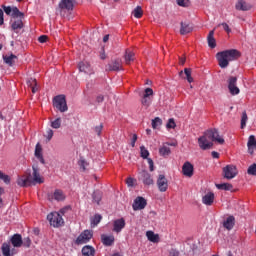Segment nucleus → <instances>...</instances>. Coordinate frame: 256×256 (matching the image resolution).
<instances>
[{"mask_svg":"<svg viewBox=\"0 0 256 256\" xmlns=\"http://www.w3.org/2000/svg\"><path fill=\"white\" fill-rule=\"evenodd\" d=\"M253 6L247 3L245 0H237L235 4V9L237 11H251Z\"/></svg>","mask_w":256,"mask_h":256,"instance_id":"dca6fc26","label":"nucleus"},{"mask_svg":"<svg viewBox=\"0 0 256 256\" xmlns=\"http://www.w3.org/2000/svg\"><path fill=\"white\" fill-rule=\"evenodd\" d=\"M145 207H147V200L141 196H138L132 204L133 211H141L145 209Z\"/></svg>","mask_w":256,"mask_h":256,"instance_id":"1a4fd4ad","label":"nucleus"},{"mask_svg":"<svg viewBox=\"0 0 256 256\" xmlns=\"http://www.w3.org/2000/svg\"><path fill=\"white\" fill-rule=\"evenodd\" d=\"M171 146H175V144L163 143L159 148L160 157H169L171 155Z\"/></svg>","mask_w":256,"mask_h":256,"instance_id":"2eb2a0df","label":"nucleus"},{"mask_svg":"<svg viewBox=\"0 0 256 256\" xmlns=\"http://www.w3.org/2000/svg\"><path fill=\"white\" fill-rule=\"evenodd\" d=\"M239 57H241V52L237 49L224 50L216 54V59L221 69H227V67H229V62L237 61Z\"/></svg>","mask_w":256,"mask_h":256,"instance_id":"f03ea898","label":"nucleus"},{"mask_svg":"<svg viewBox=\"0 0 256 256\" xmlns=\"http://www.w3.org/2000/svg\"><path fill=\"white\" fill-rule=\"evenodd\" d=\"M76 0H60L58 4V11L62 17H65L66 13H71L75 9Z\"/></svg>","mask_w":256,"mask_h":256,"instance_id":"7ed1b4c3","label":"nucleus"},{"mask_svg":"<svg viewBox=\"0 0 256 256\" xmlns=\"http://www.w3.org/2000/svg\"><path fill=\"white\" fill-rule=\"evenodd\" d=\"M180 35H187L193 31V26L188 22H181Z\"/></svg>","mask_w":256,"mask_h":256,"instance_id":"393cba45","label":"nucleus"},{"mask_svg":"<svg viewBox=\"0 0 256 256\" xmlns=\"http://www.w3.org/2000/svg\"><path fill=\"white\" fill-rule=\"evenodd\" d=\"M133 15L136 19H141L143 17V9L141 8V6H137L134 9Z\"/></svg>","mask_w":256,"mask_h":256,"instance_id":"ea45409f","label":"nucleus"},{"mask_svg":"<svg viewBox=\"0 0 256 256\" xmlns=\"http://www.w3.org/2000/svg\"><path fill=\"white\" fill-rule=\"evenodd\" d=\"M32 169L31 183H33V185H41V183H44L43 177H41V174L39 173V167L33 166Z\"/></svg>","mask_w":256,"mask_h":256,"instance_id":"9d476101","label":"nucleus"},{"mask_svg":"<svg viewBox=\"0 0 256 256\" xmlns=\"http://www.w3.org/2000/svg\"><path fill=\"white\" fill-rule=\"evenodd\" d=\"M140 156L142 159H149V150L145 146L140 147Z\"/></svg>","mask_w":256,"mask_h":256,"instance_id":"a19ab883","label":"nucleus"},{"mask_svg":"<svg viewBox=\"0 0 256 256\" xmlns=\"http://www.w3.org/2000/svg\"><path fill=\"white\" fill-rule=\"evenodd\" d=\"M151 95H153V89H151V88H146L145 90H144V97H151Z\"/></svg>","mask_w":256,"mask_h":256,"instance_id":"4d7b16f0","label":"nucleus"},{"mask_svg":"<svg viewBox=\"0 0 256 256\" xmlns=\"http://www.w3.org/2000/svg\"><path fill=\"white\" fill-rule=\"evenodd\" d=\"M146 237L148 241H151V243H159L160 241L159 234H155L153 231H147Z\"/></svg>","mask_w":256,"mask_h":256,"instance_id":"cd10ccee","label":"nucleus"},{"mask_svg":"<svg viewBox=\"0 0 256 256\" xmlns=\"http://www.w3.org/2000/svg\"><path fill=\"white\" fill-rule=\"evenodd\" d=\"M91 239H93V230H84L76 238L75 245H85L86 243H89Z\"/></svg>","mask_w":256,"mask_h":256,"instance_id":"423d86ee","label":"nucleus"},{"mask_svg":"<svg viewBox=\"0 0 256 256\" xmlns=\"http://www.w3.org/2000/svg\"><path fill=\"white\" fill-rule=\"evenodd\" d=\"M134 183H135V180L133 178L126 179V184L128 185V187H133Z\"/></svg>","mask_w":256,"mask_h":256,"instance_id":"e2e57ef3","label":"nucleus"},{"mask_svg":"<svg viewBox=\"0 0 256 256\" xmlns=\"http://www.w3.org/2000/svg\"><path fill=\"white\" fill-rule=\"evenodd\" d=\"M221 25H222L224 31H226V33L231 32V28H229V25L227 23H222Z\"/></svg>","mask_w":256,"mask_h":256,"instance_id":"69168bd1","label":"nucleus"},{"mask_svg":"<svg viewBox=\"0 0 256 256\" xmlns=\"http://www.w3.org/2000/svg\"><path fill=\"white\" fill-rule=\"evenodd\" d=\"M53 106L60 111V113H65L68 111L67 100L65 99V95H58L53 98Z\"/></svg>","mask_w":256,"mask_h":256,"instance_id":"20e7f679","label":"nucleus"},{"mask_svg":"<svg viewBox=\"0 0 256 256\" xmlns=\"http://www.w3.org/2000/svg\"><path fill=\"white\" fill-rule=\"evenodd\" d=\"M247 147H248V153H250V155H253L254 149H256L255 136L253 135L249 136Z\"/></svg>","mask_w":256,"mask_h":256,"instance_id":"bb28decb","label":"nucleus"},{"mask_svg":"<svg viewBox=\"0 0 256 256\" xmlns=\"http://www.w3.org/2000/svg\"><path fill=\"white\" fill-rule=\"evenodd\" d=\"M237 167L235 165H227L223 168L224 179H235L237 177Z\"/></svg>","mask_w":256,"mask_h":256,"instance_id":"0eeeda50","label":"nucleus"},{"mask_svg":"<svg viewBox=\"0 0 256 256\" xmlns=\"http://www.w3.org/2000/svg\"><path fill=\"white\" fill-rule=\"evenodd\" d=\"M78 165L82 169V171H85L87 169V167L89 166V163H87V161L85 159L80 158Z\"/></svg>","mask_w":256,"mask_h":256,"instance_id":"a18cd8bd","label":"nucleus"},{"mask_svg":"<svg viewBox=\"0 0 256 256\" xmlns=\"http://www.w3.org/2000/svg\"><path fill=\"white\" fill-rule=\"evenodd\" d=\"M147 161H148L150 171H155V164L153 162V159L147 158Z\"/></svg>","mask_w":256,"mask_h":256,"instance_id":"6e6d98bb","label":"nucleus"},{"mask_svg":"<svg viewBox=\"0 0 256 256\" xmlns=\"http://www.w3.org/2000/svg\"><path fill=\"white\" fill-rule=\"evenodd\" d=\"M235 85H237V77L236 76H230L228 78V89L230 87H234Z\"/></svg>","mask_w":256,"mask_h":256,"instance_id":"c03bdc74","label":"nucleus"},{"mask_svg":"<svg viewBox=\"0 0 256 256\" xmlns=\"http://www.w3.org/2000/svg\"><path fill=\"white\" fill-rule=\"evenodd\" d=\"M96 101L97 103H103V101H105V97L103 95H98Z\"/></svg>","mask_w":256,"mask_h":256,"instance_id":"338daca9","label":"nucleus"},{"mask_svg":"<svg viewBox=\"0 0 256 256\" xmlns=\"http://www.w3.org/2000/svg\"><path fill=\"white\" fill-rule=\"evenodd\" d=\"M94 131L96 134L101 135V131H103V124L95 126Z\"/></svg>","mask_w":256,"mask_h":256,"instance_id":"bf43d9fd","label":"nucleus"},{"mask_svg":"<svg viewBox=\"0 0 256 256\" xmlns=\"http://www.w3.org/2000/svg\"><path fill=\"white\" fill-rule=\"evenodd\" d=\"M137 134H133L132 140H131V147H135V143H137Z\"/></svg>","mask_w":256,"mask_h":256,"instance_id":"0e129e2a","label":"nucleus"},{"mask_svg":"<svg viewBox=\"0 0 256 256\" xmlns=\"http://www.w3.org/2000/svg\"><path fill=\"white\" fill-rule=\"evenodd\" d=\"M216 187L222 191H231L233 189V185L230 183L216 184Z\"/></svg>","mask_w":256,"mask_h":256,"instance_id":"c9c22d12","label":"nucleus"},{"mask_svg":"<svg viewBox=\"0 0 256 256\" xmlns=\"http://www.w3.org/2000/svg\"><path fill=\"white\" fill-rule=\"evenodd\" d=\"M101 219H103V217L99 214L94 215L92 223L93 225H99V223H101Z\"/></svg>","mask_w":256,"mask_h":256,"instance_id":"8fccbe9b","label":"nucleus"},{"mask_svg":"<svg viewBox=\"0 0 256 256\" xmlns=\"http://www.w3.org/2000/svg\"><path fill=\"white\" fill-rule=\"evenodd\" d=\"M47 35H41L39 38H38V41L39 43H47Z\"/></svg>","mask_w":256,"mask_h":256,"instance_id":"680f3d73","label":"nucleus"},{"mask_svg":"<svg viewBox=\"0 0 256 256\" xmlns=\"http://www.w3.org/2000/svg\"><path fill=\"white\" fill-rule=\"evenodd\" d=\"M24 24H23V18H19L17 20H11V29L12 31H14L15 33H19V31H21V29H23Z\"/></svg>","mask_w":256,"mask_h":256,"instance_id":"a211bd4d","label":"nucleus"},{"mask_svg":"<svg viewBox=\"0 0 256 256\" xmlns=\"http://www.w3.org/2000/svg\"><path fill=\"white\" fill-rule=\"evenodd\" d=\"M141 103L144 107H149L151 105V98L143 96Z\"/></svg>","mask_w":256,"mask_h":256,"instance_id":"3c124183","label":"nucleus"},{"mask_svg":"<svg viewBox=\"0 0 256 256\" xmlns=\"http://www.w3.org/2000/svg\"><path fill=\"white\" fill-rule=\"evenodd\" d=\"M247 119H248L247 112L244 111L242 113V118H241V129H245V127L247 126Z\"/></svg>","mask_w":256,"mask_h":256,"instance_id":"79ce46f5","label":"nucleus"},{"mask_svg":"<svg viewBox=\"0 0 256 256\" xmlns=\"http://www.w3.org/2000/svg\"><path fill=\"white\" fill-rule=\"evenodd\" d=\"M46 139H47L48 141H51V139H53V130H52V129H48V130L46 131Z\"/></svg>","mask_w":256,"mask_h":256,"instance_id":"13d9d810","label":"nucleus"},{"mask_svg":"<svg viewBox=\"0 0 256 256\" xmlns=\"http://www.w3.org/2000/svg\"><path fill=\"white\" fill-rule=\"evenodd\" d=\"M31 181V174H29L28 176H21L18 178L17 183L19 187H29V185H31Z\"/></svg>","mask_w":256,"mask_h":256,"instance_id":"5701e85b","label":"nucleus"},{"mask_svg":"<svg viewBox=\"0 0 256 256\" xmlns=\"http://www.w3.org/2000/svg\"><path fill=\"white\" fill-rule=\"evenodd\" d=\"M1 251L3 256H11V245L9 243H3Z\"/></svg>","mask_w":256,"mask_h":256,"instance_id":"72a5a7b5","label":"nucleus"},{"mask_svg":"<svg viewBox=\"0 0 256 256\" xmlns=\"http://www.w3.org/2000/svg\"><path fill=\"white\" fill-rule=\"evenodd\" d=\"M34 155H35L36 159H38L40 161V163H42V165H45V158H43V147L41 146V143H39V142L35 146Z\"/></svg>","mask_w":256,"mask_h":256,"instance_id":"f3484780","label":"nucleus"},{"mask_svg":"<svg viewBox=\"0 0 256 256\" xmlns=\"http://www.w3.org/2000/svg\"><path fill=\"white\" fill-rule=\"evenodd\" d=\"M2 181H4V183H6V185H9L11 183V178H9V175L4 174L2 176Z\"/></svg>","mask_w":256,"mask_h":256,"instance_id":"052dcab7","label":"nucleus"},{"mask_svg":"<svg viewBox=\"0 0 256 256\" xmlns=\"http://www.w3.org/2000/svg\"><path fill=\"white\" fill-rule=\"evenodd\" d=\"M83 256H95V248L93 246L86 245L82 248Z\"/></svg>","mask_w":256,"mask_h":256,"instance_id":"c756f323","label":"nucleus"},{"mask_svg":"<svg viewBox=\"0 0 256 256\" xmlns=\"http://www.w3.org/2000/svg\"><path fill=\"white\" fill-rule=\"evenodd\" d=\"M125 218H119L114 220L113 222V229L112 231H114V233H121V231H123V229H125Z\"/></svg>","mask_w":256,"mask_h":256,"instance_id":"f8f14e48","label":"nucleus"},{"mask_svg":"<svg viewBox=\"0 0 256 256\" xmlns=\"http://www.w3.org/2000/svg\"><path fill=\"white\" fill-rule=\"evenodd\" d=\"M22 245L26 248L31 247V238L26 237L22 240Z\"/></svg>","mask_w":256,"mask_h":256,"instance_id":"864d4df0","label":"nucleus"},{"mask_svg":"<svg viewBox=\"0 0 256 256\" xmlns=\"http://www.w3.org/2000/svg\"><path fill=\"white\" fill-rule=\"evenodd\" d=\"M52 129H60L61 128V118H57L51 122Z\"/></svg>","mask_w":256,"mask_h":256,"instance_id":"37998d69","label":"nucleus"},{"mask_svg":"<svg viewBox=\"0 0 256 256\" xmlns=\"http://www.w3.org/2000/svg\"><path fill=\"white\" fill-rule=\"evenodd\" d=\"M218 143L219 145H223L225 143V139L219 135V130L217 129H210L204 132L203 136L198 138V145L200 149L203 151H207L212 149L213 142Z\"/></svg>","mask_w":256,"mask_h":256,"instance_id":"f257e3e1","label":"nucleus"},{"mask_svg":"<svg viewBox=\"0 0 256 256\" xmlns=\"http://www.w3.org/2000/svg\"><path fill=\"white\" fill-rule=\"evenodd\" d=\"M54 199L55 201H65V194L61 190H55Z\"/></svg>","mask_w":256,"mask_h":256,"instance_id":"e433bc0d","label":"nucleus"},{"mask_svg":"<svg viewBox=\"0 0 256 256\" xmlns=\"http://www.w3.org/2000/svg\"><path fill=\"white\" fill-rule=\"evenodd\" d=\"M78 67L82 73H89L91 71V65L88 62H80Z\"/></svg>","mask_w":256,"mask_h":256,"instance_id":"2f4dec72","label":"nucleus"},{"mask_svg":"<svg viewBox=\"0 0 256 256\" xmlns=\"http://www.w3.org/2000/svg\"><path fill=\"white\" fill-rule=\"evenodd\" d=\"M102 197L103 194L101 193V191H94V193L92 194V199L94 203H97V205H99V203L101 202Z\"/></svg>","mask_w":256,"mask_h":256,"instance_id":"4c0bfd02","label":"nucleus"},{"mask_svg":"<svg viewBox=\"0 0 256 256\" xmlns=\"http://www.w3.org/2000/svg\"><path fill=\"white\" fill-rule=\"evenodd\" d=\"M11 16L13 17V19H23V17H25V14L19 11V8L14 7L12 8Z\"/></svg>","mask_w":256,"mask_h":256,"instance_id":"473e14b6","label":"nucleus"},{"mask_svg":"<svg viewBox=\"0 0 256 256\" xmlns=\"http://www.w3.org/2000/svg\"><path fill=\"white\" fill-rule=\"evenodd\" d=\"M176 126L177 125L175 124V120L173 118H170L166 125L167 129H175Z\"/></svg>","mask_w":256,"mask_h":256,"instance_id":"603ef678","label":"nucleus"},{"mask_svg":"<svg viewBox=\"0 0 256 256\" xmlns=\"http://www.w3.org/2000/svg\"><path fill=\"white\" fill-rule=\"evenodd\" d=\"M195 168L193 167V164L191 162L187 161L182 166V174L184 177H193Z\"/></svg>","mask_w":256,"mask_h":256,"instance_id":"9b49d317","label":"nucleus"},{"mask_svg":"<svg viewBox=\"0 0 256 256\" xmlns=\"http://www.w3.org/2000/svg\"><path fill=\"white\" fill-rule=\"evenodd\" d=\"M215 201V194L213 192H208L206 195L202 197V203L207 206L213 205Z\"/></svg>","mask_w":256,"mask_h":256,"instance_id":"412c9836","label":"nucleus"},{"mask_svg":"<svg viewBox=\"0 0 256 256\" xmlns=\"http://www.w3.org/2000/svg\"><path fill=\"white\" fill-rule=\"evenodd\" d=\"M208 47L215 49L217 47V41L215 40V30H211L207 36Z\"/></svg>","mask_w":256,"mask_h":256,"instance_id":"b1692460","label":"nucleus"},{"mask_svg":"<svg viewBox=\"0 0 256 256\" xmlns=\"http://www.w3.org/2000/svg\"><path fill=\"white\" fill-rule=\"evenodd\" d=\"M228 89H229V92L231 93V95H239V93L241 92V90H239V87H237V85L231 86Z\"/></svg>","mask_w":256,"mask_h":256,"instance_id":"de8ad7c7","label":"nucleus"},{"mask_svg":"<svg viewBox=\"0 0 256 256\" xmlns=\"http://www.w3.org/2000/svg\"><path fill=\"white\" fill-rule=\"evenodd\" d=\"M247 173L248 175H253L254 177H256V163L249 166Z\"/></svg>","mask_w":256,"mask_h":256,"instance_id":"49530a36","label":"nucleus"},{"mask_svg":"<svg viewBox=\"0 0 256 256\" xmlns=\"http://www.w3.org/2000/svg\"><path fill=\"white\" fill-rule=\"evenodd\" d=\"M179 75L180 77H183V79H187L188 83H193V77L191 76V68H185L184 73L183 71H180ZM183 75H185V77Z\"/></svg>","mask_w":256,"mask_h":256,"instance_id":"c85d7f7f","label":"nucleus"},{"mask_svg":"<svg viewBox=\"0 0 256 256\" xmlns=\"http://www.w3.org/2000/svg\"><path fill=\"white\" fill-rule=\"evenodd\" d=\"M125 63L126 65H130L132 61H135V53H133L131 50H126L125 56Z\"/></svg>","mask_w":256,"mask_h":256,"instance_id":"7c9ffc66","label":"nucleus"},{"mask_svg":"<svg viewBox=\"0 0 256 256\" xmlns=\"http://www.w3.org/2000/svg\"><path fill=\"white\" fill-rule=\"evenodd\" d=\"M27 85L28 87H31L32 89V93H35L36 91H38V88H37V79L35 78H30L27 80Z\"/></svg>","mask_w":256,"mask_h":256,"instance_id":"f704fd0d","label":"nucleus"},{"mask_svg":"<svg viewBox=\"0 0 256 256\" xmlns=\"http://www.w3.org/2000/svg\"><path fill=\"white\" fill-rule=\"evenodd\" d=\"M235 227V216H228L223 222V228L231 231Z\"/></svg>","mask_w":256,"mask_h":256,"instance_id":"aec40b11","label":"nucleus"},{"mask_svg":"<svg viewBox=\"0 0 256 256\" xmlns=\"http://www.w3.org/2000/svg\"><path fill=\"white\" fill-rule=\"evenodd\" d=\"M163 125V120L159 117H156L152 120V128L153 129H159Z\"/></svg>","mask_w":256,"mask_h":256,"instance_id":"58836bf2","label":"nucleus"},{"mask_svg":"<svg viewBox=\"0 0 256 256\" xmlns=\"http://www.w3.org/2000/svg\"><path fill=\"white\" fill-rule=\"evenodd\" d=\"M47 219L52 227H61L65 223L63 216L59 212H51L47 215Z\"/></svg>","mask_w":256,"mask_h":256,"instance_id":"39448f33","label":"nucleus"},{"mask_svg":"<svg viewBox=\"0 0 256 256\" xmlns=\"http://www.w3.org/2000/svg\"><path fill=\"white\" fill-rule=\"evenodd\" d=\"M3 61L6 63V65H9V67H13L17 61V56L15 54L4 55Z\"/></svg>","mask_w":256,"mask_h":256,"instance_id":"a878e982","label":"nucleus"},{"mask_svg":"<svg viewBox=\"0 0 256 256\" xmlns=\"http://www.w3.org/2000/svg\"><path fill=\"white\" fill-rule=\"evenodd\" d=\"M10 242L12 243L14 248H19L23 246V237L21 236V234H14L11 239Z\"/></svg>","mask_w":256,"mask_h":256,"instance_id":"6ab92c4d","label":"nucleus"},{"mask_svg":"<svg viewBox=\"0 0 256 256\" xmlns=\"http://www.w3.org/2000/svg\"><path fill=\"white\" fill-rule=\"evenodd\" d=\"M176 2L179 7H189L190 5L189 0H176Z\"/></svg>","mask_w":256,"mask_h":256,"instance_id":"09e8293b","label":"nucleus"},{"mask_svg":"<svg viewBox=\"0 0 256 256\" xmlns=\"http://www.w3.org/2000/svg\"><path fill=\"white\" fill-rule=\"evenodd\" d=\"M139 180L145 185H153L154 181L149 172L143 170L139 173Z\"/></svg>","mask_w":256,"mask_h":256,"instance_id":"ddd939ff","label":"nucleus"},{"mask_svg":"<svg viewBox=\"0 0 256 256\" xmlns=\"http://www.w3.org/2000/svg\"><path fill=\"white\" fill-rule=\"evenodd\" d=\"M121 69H123L121 59H116L106 65V71H121Z\"/></svg>","mask_w":256,"mask_h":256,"instance_id":"4468645a","label":"nucleus"},{"mask_svg":"<svg viewBox=\"0 0 256 256\" xmlns=\"http://www.w3.org/2000/svg\"><path fill=\"white\" fill-rule=\"evenodd\" d=\"M170 256H179V251L175 249L170 250Z\"/></svg>","mask_w":256,"mask_h":256,"instance_id":"774afa93","label":"nucleus"},{"mask_svg":"<svg viewBox=\"0 0 256 256\" xmlns=\"http://www.w3.org/2000/svg\"><path fill=\"white\" fill-rule=\"evenodd\" d=\"M2 8L4 9V13H6V15H11V13H13V8H11V6H2Z\"/></svg>","mask_w":256,"mask_h":256,"instance_id":"5fc2aeb1","label":"nucleus"},{"mask_svg":"<svg viewBox=\"0 0 256 256\" xmlns=\"http://www.w3.org/2000/svg\"><path fill=\"white\" fill-rule=\"evenodd\" d=\"M156 184L160 193H165L169 189V181L163 174L158 176Z\"/></svg>","mask_w":256,"mask_h":256,"instance_id":"6e6552de","label":"nucleus"},{"mask_svg":"<svg viewBox=\"0 0 256 256\" xmlns=\"http://www.w3.org/2000/svg\"><path fill=\"white\" fill-rule=\"evenodd\" d=\"M101 241H102L103 245H105V247H111V245H113L115 243V236H113V235L107 236L105 234H102Z\"/></svg>","mask_w":256,"mask_h":256,"instance_id":"4be33fe9","label":"nucleus"}]
</instances>
